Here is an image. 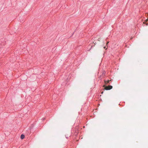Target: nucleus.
Listing matches in <instances>:
<instances>
[{"label": "nucleus", "mask_w": 148, "mask_h": 148, "mask_svg": "<svg viewBox=\"0 0 148 148\" xmlns=\"http://www.w3.org/2000/svg\"><path fill=\"white\" fill-rule=\"evenodd\" d=\"M103 93V92H101V93Z\"/></svg>", "instance_id": "obj_6"}, {"label": "nucleus", "mask_w": 148, "mask_h": 148, "mask_svg": "<svg viewBox=\"0 0 148 148\" xmlns=\"http://www.w3.org/2000/svg\"><path fill=\"white\" fill-rule=\"evenodd\" d=\"M25 137L24 135L23 134H21V138L22 139H23Z\"/></svg>", "instance_id": "obj_2"}, {"label": "nucleus", "mask_w": 148, "mask_h": 148, "mask_svg": "<svg viewBox=\"0 0 148 148\" xmlns=\"http://www.w3.org/2000/svg\"><path fill=\"white\" fill-rule=\"evenodd\" d=\"M109 43V42H107V43H106V45H107L108 44V43Z\"/></svg>", "instance_id": "obj_4"}, {"label": "nucleus", "mask_w": 148, "mask_h": 148, "mask_svg": "<svg viewBox=\"0 0 148 148\" xmlns=\"http://www.w3.org/2000/svg\"><path fill=\"white\" fill-rule=\"evenodd\" d=\"M111 80H108V81H106V80H105V83L106 84H107V83L108 82H109Z\"/></svg>", "instance_id": "obj_3"}, {"label": "nucleus", "mask_w": 148, "mask_h": 148, "mask_svg": "<svg viewBox=\"0 0 148 148\" xmlns=\"http://www.w3.org/2000/svg\"><path fill=\"white\" fill-rule=\"evenodd\" d=\"M103 48H104V49H105L106 48V47H104Z\"/></svg>", "instance_id": "obj_5"}, {"label": "nucleus", "mask_w": 148, "mask_h": 148, "mask_svg": "<svg viewBox=\"0 0 148 148\" xmlns=\"http://www.w3.org/2000/svg\"><path fill=\"white\" fill-rule=\"evenodd\" d=\"M112 86H106L105 89L106 90H109L111 89H112Z\"/></svg>", "instance_id": "obj_1"}]
</instances>
